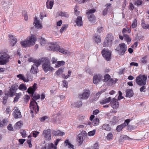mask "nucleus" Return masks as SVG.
I'll return each mask as SVG.
<instances>
[{
  "label": "nucleus",
  "instance_id": "obj_1",
  "mask_svg": "<svg viewBox=\"0 0 149 149\" xmlns=\"http://www.w3.org/2000/svg\"><path fill=\"white\" fill-rule=\"evenodd\" d=\"M37 40L36 36L32 35L20 42L21 46L23 48L29 47L33 46Z\"/></svg>",
  "mask_w": 149,
  "mask_h": 149
},
{
  "label": "nucleus",
  "instance_id": "obj_2",
  "mask_svg": "<svg viewBox=\"0 0 149 149\" xmlns=\"http://www.w3.org/2000/svg\"><path fill=\"white\" fill-rule=\"evenodd\" d=\"M40 98V95L39 94L35 95L33 98V100L30 103V107L31 111L32 113H36L39 111L38 107L37 105V103L36 102L35 100H38Z\"/></svg>",
  "mask_w": 149,
  "mask_h": 149
},
{
  "label": "nucleus",
  "instance_id": "obj_3",
  "mask_svg": "<svg viewBox=\"0 0 149 149\" xmlns=\"http://www.w3.org/2000/svg\"><path fill=\"white\" fill-rule=\"evenodd\" d=\"M10 56L3 51L0 52V65H3L9 61Z\"/></svg>",
  "mask_w": 149,
  "mask_h": 149
},
{
  "label": "nucleus",
  "instance_id": "obj_4",
  "mask_svg": "<svg viewBox=\"0 0 149 149\" xmlns=\"http://www.w3.org/2000/svg\"><path fill=\"white\" fill-rule=\"evenodd\" d=\"M147 79L145 75L140 74L136 77V82L139 85H144L146 84Z\"/></svg>",
  "mask_w": 149,
  "mask_h": 149
},
{
  "label": "nucleus",
  "instance_id": "obj_5",
  "mask_svg": "<svg viewBox=\"0 0 149 149\" xmlns=\"http://www.w3.org/2000/svg\"><path fill=\"white\" fill-rule=\"evenodd\" d=\"M43 64H42V68L45 72H47L49 70L53 71L54 68L50 66L49 61L45 58H42V60Z\"/></svg>",
  "mask_w": 149,
  "mask_h": 149
},
{
  "label": "nucleus",
  "instance_id": "obj_6",
  "mask_svg": "<svg viewBox=\"0 0 149 149\" xmlns=\"http://www.w3.org/2000/svg\"><path fill=\"white\" fill-rule=\"evenodd\" d=\"M127 49V47L124 43L119 44L118 46L116 49V50L120 55H123Z\"/></svg>",
  "mask_w": 149,
  "mask_h": 149
},
{
  "label": "nucleus",
  "instance_id": "obj_7",
  "mask_svg": "<svg viewBox=\"0 0 149 149\" xmlns=\"http://www.w3.org/2000/svg\"><path fill=\"white\" fill-rule=\"evenodd\" d=\"M33 24L35 28L38 29H41L43 27L42 22L37 17L34 18Z\"/></svg>",
  "mask_w": 149,
  "mask_h": 149
},
{
  "label": "nucleus",
  "instance_id": "obj_8",
  "mask_svg": "<svg viewBox=\"0 0 149 149\" xmlns=\"http://www.w3.org/2000/svg\"><path fill=\"white\" fill-rule=\"evenodd\" d=\"M90 95V91L87 89H85L82 93L79 95V97L81 99L87 100L89 97Z\"/></svg>",
  "mask_w": 149,
  "mask_h": 149
},
{
  "label": "nucleus",
  "instance_id": "obj_9",
  "mask_svg": "<svg viewBox=\"0 0 149 149\" xmlns=\"http://www.w3.org/2000/svg\"><path fill=\"white\" fill-rule=\"evenodd\" d=\"M102 53L103 56L107 61L110 60L111 57V54L109 51L104 49L102 50Z\"/></svg>",
  "mask_w": 149,
  "mask_h": 149
},
{
  "label": "nucleus",
  "instance_id": "obj_10",
  "mask_svg": "<svg viewBox=\"0 0 149 149\" xmlns=\"http://www.w3.org/2000/svg\"><path fill=\"white\" fill-rule=\"evenodd\" d=\"M13 111V115L15 118H21L22 117L21 112L17 107H15Z\"/></svg>",
  "mask_w": 149,
  "mask_h": 149
},
{
  "label": "nucleus",
  "instance_id": "obj_11",
  "mask_svg": "<svg viewBox=\"0 0 149 149\" xmlns=\"http://www.w3.org/2000/svg\"><path fill=\"white\" fill-rule=\"evenodd\" d=\"M42 135L47 140H50L51 139V132L50 130H45L43 132Z\"/></svg>",
  "mask_w": 149,
  "mask_h": 149
},
{
  "label": "nucleus",
  "instance_id": "obj_12",
  "mask_svg": "<svg viewBox=\"0 0 149 149\" xmlns=\"http://www.w3.org/2000/svg\"><path fill=\"white\" fill-rule=\"evenodd\" d=\"M49 47L52 50L57 52L59 49L60 46L56 42H51L49 44Z\"/></svg>",
  "mask_w": 149,
  "mask_h": 149
},
{
  "label": "nucleus",
  "instance_id": "obj_13",
  "mask_svg": "<svg viewBox=\"0 0 149 149\" xmlns=\"http://www.w3.org/2000/svg\"><path fill=\"white\" fill-rule=\"evenodd\" d=\"M130 120L129 119H127L125 120L124 123L118 126L116 128V130L118 132H120L121 131L122 129L127 125Z\"/></svg>",
  "mask_w": 149,
  "mask_h": 149
},
{
  "label": "nucleus",
  "instance_id": "obj_14",
  "mask_svg": "<svg viewBox=\"0 0 149 149\" xmlns=\"http://www.w3.org/2000/svg\"><path fill=\"white\" fill-rule=\"evenodd\" d=\"M112 107L113 109H116L119 107V104L118 100L114 99H113L110 102Z\"/></svg>",
  "mask_w": 149,
  "mask_h": 149
},
{
  "label": "nucleus",
  "instance_id": "obj_15",
  "mask_svg": "<svg viewBox=\"0 0 149 149\" xmlns=\"http://www.w3.org/2000/svg\"><path fill=\"white\" fill-rule=\"evenodd\" d=\"M86 133L85 131H84L81 132V134H80L78 135L77 138V140L80 145L82 144L84 139V136L82 135V133L84 134Z\"/></svg>",
  "mask_w": 149,
  "mask_h": 149
},
{
  "label": "nucleus",
  "instance_id": "obj_16",
  "mask_svg": "<svg viewBox=\"0 0 149 149\" xmlns=\"http://www.w3.org/2000/svg\"><path fill=\"white\" fill-rule=\"evenodd\" d=\"M123 33L124 36L125 40L127 42L131 41V39L127 34V30L125 28H124L123 30Z\"/></svg>",
  "mask_w": 149,
  "mask_h": 149
},
{
  "label": "nucleus",
  "instance_id": "obj_17",
  "mask_svg": "<svg viewBox=\"0 0 149 149\" xmlns=\"http://www.w3.org/2000/svg\"><path fill=\"white\" fill-rule=\"evenodd\" d=\"M102 77L100 75L98 74L95 75L93 78V81L95 84H97L102 79Z\"/></svg>",
  "mask_w": 149,
  "mask_h": 149
},
{
  "label": "nucleus",
  "instance_id": "obj_18",
  "mask_svg": "<svg viewBox=\"0 0 149 149\" xmlns=\"http://www.w3.org/2000/svg\"><path fill=\"white\" fill-rule=\"evenodd\" d=\"M37 84L36 83L34 84L32 87H29L27 91L29 93H31L32 95H33L35 91L37 88Z\"/></svg>",
  "mask_w": 149,
  "mask_h": 149
},
{
  "label": "nucleus",
  "instance_id": "obj_19",
  "mask_svg": "<svg viewBox=\"0 0 149 149\" xmlns=\"http://www.w3.org/2000/svg\"><path fill=\"white\" fill-rule=\"evenodd\" d=\"M76 24L79 26H81L83 25V21L82 17L78 16L75 21Z\"/></svg>",
  "mask_w": 149,
  "mask_h": 149
},
{
  "label": "nucleus",
  "instance_id": "obj_20",
  "mask_svg": "<svg viewBox=\"0 0 149 149\" xmlns=\"http://www.w3.org/2000/svg\"><path fill=\"white\" fill-rule=\"evenodd\" d=\"M58 51L64 54L67 55H70L72 53V52H69L67 50H66L63 48H61L60 47L59 49H58Z\"/></svg>",
  "mask_w": 149,
  "mask_h": 149
},
{
  "label": "nucleus",
  "instance_id": "obj_21",
  "mask_svg": "<svg viewBox=\"0 0 149 149\" xmlns=\"http://www.w3.org/2000/svg\"><path fill=\"white\" fill-rule=\"evenodd\" d=\"M30 72L33 74H36L38 72V68L35 65H33L30 70Z\"/></svg>",
  "mask_w": 149,
  "mask_h": 149
},
{
  "label": "nucleus",
  "instance_id": "obj_22",
  "mask_svg": "<svg viewBox=\"0 0 149 149\" xmlns=\"http://www.w3.org/2000/svg\"><path fill=\"white\" fill-rule=\"evenodd\" d=\"M54 2L53 1L47 0L46 3L47 8L48 9H52L54 5Z\"/></svg>",
  "mask_w": 149,
  "mask_h": 149
},
{
  "label": "nucleus",
  "instance_id": "obj_23",
  "mask_svg": "<svg viewBox=\"0 0 149 149\" xmlns=\"http://www.w3.org/2000/svg\"><path fill=\"white\" fill-rule=\"evenodd\" d=\"M88 18L91 23L95 24L96 23L95 18L94 15H88Z\"/></svg>",
  "mask_w": 149,
  "mask_h": 149
},
{
  "label": "nucleus",
  "instance_id": "obj_24",
  "mask_svg": "<svg viewBox=\"0 0 149 149\" xmlns=\"http://www.w3.org/2000/svg\"><path fill=\"white\" fill-rule=\"evenodd\" d=\"M93 39L96 43H100L101 42V38L100 36L96 34L94 36Z\"/></svg>",
  "mask_w": 149,
  "mask_h": 149
},
{
  "label": "nucleus",
  "instance_id": "obj_25",
  "mask_svg": "<svg viewBox=\"0 0 149 149\" xmlns=\"http://www.w3.org/2000/svg\"><path fill=\"white\" fill-rule=\"evenodd\" d=\"M106 40L107 41L109 42V43H111L112 44L113 40V37L112 35L109 34L107 36ZM109 44H110V43H109Z\"/></svg>",
  "mask_w": 149,
  "mask_h": 149
},
{
  "label": "nucleus",
  "instance_id": "obj_26",
  "mask_svg": "<svg viewBox=\"0 0 149 149\" xmlns=\"http://www.w3.org/2000/svg\"><path fill=\"white\" fill-rule=\"evenodd\" d=\"M133 95V92L130 89H128L126 90V96L127 97H130L132 96Z\"/></svg>",
  "mask_w": 149,
  "mask_h": 149
},
{
  "label": "nucleus",
  "instance_id": "obj_27",
  "mask_svg": "<svg viewBox=\"0 0 149 149\" xmlns=\"http://www.w3.org/2000/svg\"><path fill=\"white\" fill-rule=\"evenodd\" d=\"M65 144L66 146H68L69 148L70 149H74V146L70 143L68 140H66L65 141Z\"/></svg>",
  "mask_w": 149,
  "mask_h": 149
},
{
  "label": "nucleus",
  "instance_id": "obj_28",
  "mask_svg": "<svg viewBox=\"0 0 149 149\" xmlns=\"http://www.w3.org/2000/svg\"><path fill=\"white\" fill-rule=\"evenodd\" d=\"M65 62L63 61H58L57 62V64H56L54 66L55 68H58V67L63 66L65 65Z\"/></svg>",
  "mask_w": 149,
  "mask_h": 149
},
{
  "label": "nucleus",
  "instance_id": "obj_29",
  "mask_svg": "<svg viewBox=\"0 0 149 149\" xmlns=\"http://www.w3.org/2000/svg\"><path fill=\"white\" fill-rule=\"evenodd\" d=\"M111 99V97H109L103 100H101L100 101V103L102 104L107 103L110 101Z\"/></svg>",
  "mask_w": 149,
  "mask_h": 149
},
{
  "label": "nucleus",
  "instance_id": "obj_30",
  "mask_svg": "<svg viewBox=\"0 0 149 149\" xmlns=\"http://www.w3.org/2000/svg\"><path fill=\"white\" fill-rule=\"evenodd\" d=\"M111 4L110 3H107L105 6V8L103 12V15H106L107 13L108 9L110 7Z\"/></svg>",
  "mask_w": 149,
  "mask_h": 149
},
{
  "label": "nucleus",
  "instance_id": "obj_31",
  "mask_svg": "<svg viewBox=\"0 0 149 149\" xmlns=\"http://www.w3.org/2000/svg\"><path fill=\"white\" fill-rule=\"evenodd\" d=\"M64 68H61L58 69L55 72L56 75L59 76L63 73L64 71Z\"/></svg>",
  "mask_w": 149,
  "mask_h": 149
},
{
  "label": "nucleus",
  "instance_id": "obj_32",
  "mask_svg": "<svg viewBox=\"0 0 149 149\" xmlns=\"http://www.w3.org/2000/svg\"><path fill=\"white\" fill-rule=\"evenodd\" d=\"M23 125V123L22 121L18 122L15 125V127L17 129H19L21 128Z\"/></svg>",
  "mask_w": 149,
  "mask_h": 149
},
{
  "label": "nucleus",
  "instance_id": "obj_33",
  "mask_svg": "<svg viewBox=\"0 0 149 149\" xmlns=\"http://www.w3.org/2000/svg\"><path fill=\"white\" fill-rule=\"evenodd\" d=\"M96 10L95 9H92L90 10L86 13V14L88 15H94L93 13Z\"/></svg>",
  "mask_w": 149,
  "mask_h": 149
},
{
  "label": "nucleus",
  "instance_id": "obj_34",
  "mask_svg": "<svg viewBox=\"0 0 149 149\" xmlns=\"http://www.w3.org/2000/svg\"><path fill=\"white\" fill-rule=\"evenodd\" d=\"M72 105L75 107H79L82 106V103L81 101L77 102L74 103Z\"/></svg>",
  "mask_w": 149,
  "mask_h": 149
},
{
  "label": "nucleus",
  "instance_id": "obj_35",
  "mask_svg": "<svg viewBox=\"0 0 149 149\" xmlns=\"http://www.w3.org/2000/svg\"><path fill=\"white\" fill-rule=\"evenodd\" d=\"M8 122V121L7 120H3L1 121L0 120V128L6 125Z\"/></svg>",
  "mask_w": 149,
  "mask_h": 149
},
{
  "label": "nucleus",
  "instance_id": "obj_36",
  "mask_svg": "<svg viewBox=\"0 0 149 149\" xmlns=\"http://www.w3.org/2000/svg\"><path fill=\"white\" fill-rule=\"evenodd\" d=\"M18 88L20 90L23 91H25L27 89L26 87L24 84H21L18 87Z\"/></svg>",
  "mask_w": 149,
  "mask_h": 149
},
{
  "label": "nucleus",
  "instance_id": "obj_37",
  "mask_svg": "<svg viewBox=\"0 0 149 149\" xmlns=\"http://www.w3.org/2000/svg\"><path fill=\"white\" fill-rule=\"evenodd\" d=\"M54 134L55 135L62 136L64 135V132H62L59 130L54 132Z\"/></svg>",
  "mask_w": 149,
  "mask_h": 149
},
{
  "label": "nucleus",
  "instance_id": "obj_38",
  "mask_svg": "<svg viewBox=\"0 0 149 149\" xmlns=\"http://www.w3.org/2000/svg\"><path fill=\"white\" fill-rule=\"evenodd\" d=\"M148 24H146L144 20H142L141 26L143 29H148Z\"/></svg>",
  "mask_w": 149,
  "mask_h": 149
},
{
  "label": "nucleus",
  "instance_id": "obj_39",
  "mask_svg": "<svg viewBox=\"0 0 149 149\" xmlns=\"http://www.w3.org/2000/svg\"><path fill=\"white\" fill-rule=\"evenodd\" d=\"M68 25L67 24L63 25L62 26L60 30V32L61 33L65 31L68 28Z\"/></svg>",
  "mask_w": 149,
  "mask_h": 149
},
{
  "label": "nucleus",
  "instance_id": "obj_40",
  "mask_svg": "<svg viewBox=\"0 0 149 149\" xmlns=\"http://www.w3.org/2000/svg\"><path fill=\"white\" fill-rule=\"evenodd\" d=\"M110 43V44H109V42L107 41V40H106L103 43V46L105 47H110L111 45L112 44L111 43Z\"/></svg>",
  "mask_w": 149,
  "mask_h": 149
},
{
  "label": "nucleus",
  "instance_id": "obj_41",
  "mask_svg": "<svg viewBox=\"0 0 149 149\" xmlns=\"http://www.w3.org/2000/svg\"><path fill=\"white\" fill-rule=\"evenodd\" d=\"M103 128L107 131H110L111 130V127L109 124H105L103 126Z\"/></svg>",
  "mask_w": 149,
  "mask_h": 149
},
{
  "label": "nucleus",
  "instance_id": "obj_42",
  "mask_svg": "<svg viewBox=\"0 0 149 149\" xmlns=\"http://www.w3.org/2000/svg\"><path fill=\"white\" fill-rule=\"evenodd\" d=\"M57 147L54 146L52 143H50L48 144V149H57Z\"/></svg>",
  "mask_w": 149,
  "mask_h": 149
},
{
  "label": "nucleus",
  "instance_id": "obj_43",
  "mask_svg": "<svg viewBox=\"0 0 149 149\" xmlns=\"http://www.w3.org/2000/svg\"><path fill=\"white\" fill-rule=\"evenodd\" d=\"M42 60H39L35 61L34 62V64L33 65H35L37 66V67L38 68V67L40 65L42 62Z\"/></svg>",
  "mask_w": 149,
  "mask_h": 149
},
{
  "label": "nucleus",
  "instance_id": "obj_44",
  "mask_svg": "<svg viewBox=\"0 0 149 149\" xmlns=\"http://www.w3.org/2000/svg\"><path fill=\"white\" fill-rule=\"evenodd\" d=\"M99 123V119L98 118H95L93 121V125L95 126Z\"/></svg>",
  "mask_w": 149,
  "mask_h": 149
},
{
  "label": "nucleus",
  "instance_id": "obj_45",
  "mask_svg": "<svg viewBox=\"0 0 149 149\" xmlns=\"http://www.w3.org/2000/svg\"><path fill=\"white\" fill-rule=\"evenodd\" d=\"M58 14L59 16L63 17H67L68 16V14L65 13L59 12L58 13Z\"/></svg>",
  "mask_w": 149,
  "mask_h": 149
},
{
  "label": "nucleus",
  "instance_id": "obj_46",
  "mask_svg": "<svg viewBox=\"0 0 149 149\" xmlns=\"http://www.w3.org/2000/svg\"><path fill=\"white\" fill-rule=\"evenodd\" d=\"M40 43L41 45L44 46L46 42V40L43 38H41L40 39Z\"/></svg>",
  "mask_w": 149,
  "mask_h": 149
},
{
  "label": "nucleus",
  "instance_id": "obj_47",
  "mask_svg": "<svg viewBox=\"0 0 149 149\" xmlns=\"http://www.w3.org/2000/svg\"><path fill=\"white\" fill-rule=\"evenodd\" d=\"M21 95V93L17 94L16 95V97L14 98V102H17L18 101L19 98Z\"/></svg>",
  "mask_w": 149,
  "mask_h": 149
},
{
  "label": "nucleus",
  "instance_id": "obj_48",
  "mask_svg": "<svg viewBox=\"0 0 149 149\" xmlns=\"http://www.w3.org/2000/svg\"><path fill=\"white\" fill-rule=\"evenodd\" d=\"M95 131H96L95 130H93L92 131H91L88 132V134L90 136H93L95 134Z\"/></svg>",
  "mask_w": 149,
  "mask_h": 149
},
{
  "label": "nucleus",
  "instance_id": "obj_49",
  "mask_svg": "<svg viewBox=\"0 0 149 149\" xmlns=\"http://www.w3.org/2000/svg\"><path fill=\"white\" fill-rule=\"evenodd\" d=\"M15 92V91L10 88L9 91L8 95L10 97H12L14 95V93Z\"/></svg>",
  "mask_w": 149,
  "mask_h": 149
},
{
  "label": "nucleus",
  "instance_id": "obj_50",
  "mask_svg": "<svg viewBox=\"0 0 149 149\" xmlns=\"http://www.w3.org/2000/svg\"><path fill=\"white\" fill-rule=\"evenodd\" d=\"M113 137V135L111 133H109L107 136V139L108 140H112V139Z\"/></svg>",
  "mask_w": 149,
  "mask_h": 149
},
{
  "label": "nucleus",
  "instance_id": "obj_51",
  "mask_svg": "<svg viewBox=\"0 0 149 149\" xmlns=\"http://www.w3.org/2000/svg\"><path fill=\"white\" fill-rule=\"evenodd\" d=\"M22 15L24 17L25 20V21L27 20L28 19V17L26 12L25 11H23L22 12Z\"/></svg>",
  "mask_w": 149,
  "mask_h": 149
},
{
  "label": "nucleus",
  "instance_id": "obj_52",
  "mask_svg": "<svg viewBox=\"0 0 149 149\" xmlns=\"http://www.w3.org/2000/svg\"><path fill=\"white\" fill-rule=\"evenodd\" d=\"M140 61L141 62L143 63H146L147 62L146 56H145L143 57L141 59Z\"/></svg>",
  "mask_w": 149,
  "mask_h": 149
},
{
  "label": "nucleus",
  "instance_id": "obj_53",
  "mask_svg": "<svg viewBox=\"0 0 149 149\" xmlns=\"http://www.w3.org/2000/svg\"><path fill=\"white\" fill-rule=\"evenodd\" d=\"M18 88V85L16 84H15L14 85H12L10 88L15 91H16L17 89Z\"/></svg>",
  "mask_w": 149,
  "mask_h": 149
},
{
  "label": "nucleus",
  "instance_id": "obj_54",
  "mask_svg": "<svg viewBox=\"0 0 149 149\" xmlns=\"http://www.w3.org/2000/svg\"><path fill=\"white\" fill-rule=\"evenodd\" d=\"M49 118L46 116H44L40 118V120L41 122H43L45 120H48Z\"/></svg>",
  "mask_w": 149,
  "mask_h": 149
},
{
  "label": "nucleus",
  "instance_id": "obj_55",
  "mask_svg": "<svg viewBox=\"0 0 149 149\" xmlns=\"http://www.w3.org/2000/svg\"><path fill=\"white\" fill-rule=\"evenodd\" d=\"M39 132L37 131H33V132L31 134L33 135V136L34 137H36L39 134Z\"/></svg>",
  "mask_w": 149,
  "mask_h": 149
},
{
  "label": "nucleus",
  "instance_id": "obj_56",
  "mask_svg": "<svg viewBox=\"0 0 149 149\" xmlns=\"http://www.w3.org/2000/svg\"><path fill=\"white\" fill-rule=\"evenodd\" d=\"M137 25V20L135 19L134 20L132 24V28H135Z\"/></svg>",
  "mask_w": 149,
  "mask_h": 149
},
{
  "label": "nucleus",
  "instance_id": "obj_57",
  "mask_svg": "<svg viewBox=\"0 0 149 149\" xmlns=\"http://www.w3.org/2000/svg\"><path fill=\"white\" fill-rule=\"evenodd\" d=\"M17 42L16 39H14L13 40H10V44L12 46H13Z\"/></svg>",
  "mask_w": 149,
  "mask_h": 149
},
{
  "label": "nucleus",
  "instance_id": "obj_58",
  "mask_svg": "<svg viewBox=\"0 0 149 149\" xmlns=\"http://www.w3.org/2000/svg\"><path fill=\"white\" fill-rule=\"evenodd\" d=\"M63 85L64 88H67L68 87V83L65 80H63Z\"/></svg>",
  "mask_w": 149,
  "mask_h": 149
},
{
  "label": "nucleus",
  "instance_id": "obj_59",
  "mask_svg": "<svg viewBox=\"0 0 149 149\" xmlns=\"http://www.w3.org/2000/svg\"><path fill=\"white\" fill-rule=\"evenodd\" d=\"M51 62L53 64H57V59L55 57L52 58L51 59Z\"/></svg>",
  "mask_w": 149,
  "mask_h": 149
},
{
  "label": "nucleus",
  "instance_id": "obj_60",
  "mask_svg": "<svg viewBox=\"0 0 149 149\" xmlns=\"http://www.w3.org/2000/svg\"><path fill=\"white\" fill-rule=\"evenodd\" d=\"M8 99V97L6 95L4 97H3L2 101L3 104H5L6 103Z\"/></svg>",
  "mask_w": 149,
  "mask_h": 149
},
{
  "label": "nucleus",
  "instance_id": "obj_61",
  "mask_svg": "<svg viewBox=\"0 0 149 149\" xmlns=\"http://www.w3.org/2000/svg\"><path fill=\"white\" fill-rule=\"evenodd\" d=\"M93 147L94 149H99V143L97 142L96 143L94 144Z\"/></svg>",
  "mask_w": 149,
  "mask_h": 149
},
{
  "label": "nucleus",
  "instance_id": "obj_62",
  "mask_svg": "<svg viewBox=\"0 0 149 149\" xmlns=\"http://www.w3.org/2000/svg\"><path fill=\"white\" fill-rule=\"evenodd\" d=\"M101 92H98L95 95V100H97L99 97L100 95H101Z\"/></svg>",
  "mask_w": 149,
  "mask_h": 149
},
{
  "label": "nucleus",
  "instance_id": "obj_63",
  "mask_svg": "<svg viewBox=\"0 0 149 149\" xmlns=\"http://www.w3.org/2000/svg\"><path fill=\"white\" fill-rule=\"evenodd\" d=\"M8 129L9 131H13V128L12 126V125L11 124H9L8 126Z\"/></svg>",
  "mask_w": 149,
  "mask_h": 149
},
{
  "label": "nucleus",
  "instance_id": "obj_64",
  "mask_svg": "<svg viewBox=\"0 0 149 149\" xmlns=\"http://www.w3.org/2000/svg\"><path fill=\"white\" fill-rule=\"evenodd\" d=\"M119 93V95L118 96V100H120L123 98V97L122 96V92L119 91L118 92Z\"/></svg>",
  "mask_w": 149,
  "mask_h": 149
}]
</instances>
